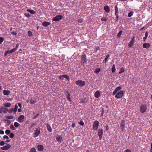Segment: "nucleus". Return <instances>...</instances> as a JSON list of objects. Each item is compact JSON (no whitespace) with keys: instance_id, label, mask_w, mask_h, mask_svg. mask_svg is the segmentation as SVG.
<instances>
[{"instance_id":"nucleus-1","label":"nucleus","mask_w":152,"mask_h":152,"mask_svg":"<svg viewBox=\"0 0 152 152\" xmlns=\"http://www.w3.org/2000/svg\"><path fill=\"white\" fill-rule=\"evenodd\" d=\"M125 93L124 91H121L116 94L115 96V97L117 99L121 98L123 96Z\"/></svg>"},{"instance_id":"nucleus-2","label":"nucleus","mask_w":152,"mask_h":152,"mask_svg":"<svg viewBox=\"0 0 152 152\" xmlns=\"http://www.w3.org/2000/svg\"><path fill=\"white\" fill-rule=\"evenodd\" d=\"M40 133V128L38 127L36 129L35 132L33 134V137H36L38 136Z\"/></svg>"},{"instance_id":"nucleus-3","label":"nucleus","mask_w":152,"mask_h":152,"mask_svg":"<svg viewBox=\"0 0 152 152\" xmlns=\"http://www.w3.org/2000/svg\"><path fill=\"white\" fill-rule=\"evenodd\" d=\"M99 126V122L98 121H95L93 123V129L94 130H96L98 129Z\"/></svg>"},{"instance_id":"nucleus-4","label":"nucleus","mask_w":152,"mask_h":152,"mask_svg":"<svg viewBox=\"0 0 152 152\" xmlns=\"http://www.w3.org/2000/svg\"><path fill=\"white\" fill-rule=\"evenodd\" d=\"M147 107L145 104H142L140 107V111L142 113H144L147 110Z\"/></svg>"},{"instance_id":"nucleus-5","label":"nucleus","mask_w":152,"mask_h":152,"mask_svg":"<svg viewBox=\"0 0 152 152\" xmlns=\"http://www.w3.org/2000/svg\"><path fill=\"white\" fill-rule=\"evenodd\" d=\"M75 83L77 85L81 87L84 86L85 83V81L81 80L76 81L75 82Z\"/></svg>"},{"instance_id":"nucleus-6","label":"nucleus","mask_w":152,"mask_h":152,"mask_svg":"<svg viewBox=\"0 0 152 152\" xmlns=\"http://www.w3.org/2000/svg\"><path fill=\"white\" fill-rule=\"evenodd\" d=\"M125 126V123L124 120H122L121 121L120 126V128L121 129L122 132L124 130V128Z\"/></svg>"},{"instance_id":"nucleus-7","label":"nucleus","mask_w":152,"mask_h":152,"mask_svg":"<svg viewBox=\"0 0 152 152\" xmlns=\"http://www.w3.org/2000/svg\"><path fill=\"white\" fill-rule=\"evenodd\" d=\"M8 110L7 108H6L3 106L0 107V113L3 112L4 113H6Z\"/></svg>"},{"instance_id":"nucleus-8","label":"nucleus","mask_w":152,"mask_h":152,"mask_svg":"<svg viewBox=\"0 0 152 152\" xmlns=\"http://www.w3.org/2000/svg\"><path fill=\"white\" fill-rule=\"evenodd\" d=\"M62 15H58L54 18L52 20L55 21H58L62 19Z\"/></svg>"},{"instance_id":"nucleus-9","label":"nucleus","mask_w":152,"mask_h":152,"mask_svg":"<svg viewBox=\"0 0 152 152\" xmlns=\"http://www.w3.org/2000/svg\"><path fill=\"white\" fill-rule=\"evenodd\" d=\"M103 132V130L102 129H98V134L100 140H101L102 139Z\"/></svg>"},{"instance_id":"nucleus-10","label":"nucleus","mask_w":152,"mask_h":152,"mask_svg":"<svg viewBox=\"0 0 152 152\" xmlns=\"http://www.w3.org/2000/svg\"><path fill=\"white\" fill-rule=\"evenodd\" d=\"M87 61L86 56L85 55H82L81 57V63L82 64H83Z\"/></svg>"},{"instance_id":"nucleus-11","label":"nucleus","mask_w":152,"mask_h":152,"mask_svg":"<svg viewBox=\"0 0 152 152\" xmlns=\"http://www.w3.org/2000/svg\"><path fill=\"white\" fill-rule=\"evenodd\" d=\"M24 116L23 115H20L18 118V121L19 122H22L23 121Z\"/></svg>"},{"instance_id":"nucleus-12","label":"nucleus","mask_w":152,"mask_h":152,"mask_svg":"<svg viewBox=\"0 0 152 152\" xmlns=\"http://www.w3.org/2000/svg\"><path fill=\"white\" fill-rule=\"evenodd\" d=\"M11 147V145L8 144L7 146L2 147L1 148V149L2 150H8Z\"/></svg>"},{"instance_id":"nucleus-13","label":"nucleus","mask_w":152,"mask_h":152,"mask_svg":"<svg viewBox=\"0 0 152 152\" xmlns=\"http://www.w3.org/2000/svg\"><path fill=\"white\" fill-rule=\"evenodd\" d=\"M142 46L143 48L148 49L150 47V44L148 43H144L142 45Z\"/></svg>"},{"instance_id":"nucleus-14","label":"nucleus","mask_w":152,"mask_h":152,"mask_svg":"<svg viewBox=\"0 0 152 152\" xmlns=\"http://www.w3.org/2000/svg\"><path fill=\"white\" fill-rule=\"evenodd\" d=\"M3 93L5 95H9L10 94V91L9 90H4L3 91Z\"/></svg>"},{"instance_id":"nucleus-15","label":"nucleus","mask_w":152,"mask_h":152,"mask_svg":"<svg viewBox=\"0 0 152 152\" xmlns=\"http://www.w3.org/2000/svg\"><path fill=\"white\" fill-rule=\"evenodd\" d=\"M104 10H105L106 12L109 13L110 11V8L108 6H106L104 7Z\"/></svg>"},{"instance_id":"nucleus-16","label":"nucleus","mask_w":152,"mask_h":152,"mask_svg":"<svg viewBox=\"0 0 152 152\" xmlns=\"http://www.w3.org/2000/svg\"><path fill=\"white\" fill-rule=\"evenodd\" d=\"M94 96L95 97L98 98L100 96L99 92V91H96L95 93Z\"/></svg>"},{"instance_id":"nucleus-17","label":"nucleus","mask_w":152,"mask_h":152,"mask_svg":"<svg viewBox=\"0 0 152 152\" xmlns=\"http://www.w3.org/2000/svg\"><path fill=\"white\" fill-rule=\"evenodd\" d=\"M119 12L117 6H116L115 7V15H118Z\"/></svg>"},{"instance_id":"nucleus-18","label":"nucleus","mask_w":152,"mask_h":152,"mask_svg":"<svg viewBox=\"0 0 152 152\" xmlns=\"http://www.w3.org/2000/svg\"><path fill=\"white\" fill-rule=\"evenodd\" d=\"M38 149L39 151H42L44 149V147L42 145H39L38 146Z\"/></svg>"},{"instance_id":"nucleus-19","label":"nucleus","mask_w":152,"mask_h":152,"mask_svg":"<svg viewBox=\"0 0 152 152\" xmlns=\"http://www.w3.org/2000/svg\"><path fill=\"white\" fill-rule=\"evenodd\" d=\"M50 23L46 21H44L42 23V25L45 26H47L50 24Z\"/></svg>"},{"instance_id":"nucleus-20","label":"nucleus","mask_w":152,"mask_h":152,"mask_svg":"<svg viewBox=\"0 0 152 152\" xmlns=\"http://www.w3.org/2000/svg\"><path fill=\"white\" fill-rule=\"evenodd\" d=\"M47 129L48 131H49L50 132H52V128L49 124H48L47 125Z\"/></svg>"},{"instance_id":"nucleus-21","label":"nucleus","mask_w":152,"mask_h":152,"mask_svg":"<svg viewBox=\"0 0 152 152\" xmlns=\"http://www.w3.org/2000/svg\"><path fill=\"white\" fill-rule=\"evenodd\" d=\"M134 42V40L133 39H132L129 42V47H131L133 44Z\"/></svg>"},{"instance_id":"nucleus-22","label":"nucleus","mask_w":152,"mask_h":152,"mask_svg":"<svg viewBox=\"0 0 152 152\" xmlns=\"http://www.w3.org/2000/svg\"><path fill=\"white\" fill-rule=\"evenodd\" d=\"M62 139V137L61 136H58L56 138V140L59 142H60Z\"/></svg>"},{"instance_id":"nucleus-23","label":"nucleus","mask_w":152,"mask_h":152,"mask_svg":"<svg viewBox=\"0 0 152 152\" xmlns=\"http://www.w3.org/2000/svg\"><path fill=\"white\" fill-rule=\"evenodd\" d=\"M5 107H9L11 105V104L9 102L5 103L4 105Z\"/></svg>"},{"instance_id":"nucleus-24","label":"nucleus","mask_w":152,"mask_h":152,"mask_svg":"<svg viewBox=\"0 0 152 152\" xmlns=\"http://www.w3.org/2000/svg\"><path fill=\"white\" fill-rule=\"evenodd\" d=\"M115 66L114 64L112 66V72L113 73H114L115 72Z\"/></svg>"},{"instance_id":"nucleus-25","label":"nucleus","mask_w":152,"mask_h":152,"mask_svg":"<svg viewBox=\"0 0 152 152\" xmlns=\"http://www.w3.org/2000/svg\"><path fill=\"white\" fill-rule=\"evenodd\" d=\"M27 11L30 12L31 14H34L35 13V12L34 10L28 9Z\"/></svg>"},{"instance_id":"nucleus-26","label":"nucleus","mask_w":152,"mask_h":152,"mask_svg":"<svg viewBox=\"0 0 152 152\" xmlns=\"http://www.w3.org/2000/svg\"><path fill=\"white\" fill-rule=\"evenodd\" d=\"M18 108V106L17 104H16L15 106V108H14V114H15L17 111V110Z\"/></svg>"},{"instance_id":"nucleus-27","label":"nucleus","mask_w":152,"mask_h":152,"mask_svg":"<svg viewBox=\"0 0 152 152\" xmlns=\"http://www.w3.org/2000/svg\"><path fill=\"white\" fill-rule=\"evenodd\" d=\"M16 50V48H13L11 50H10L9 51V53H14L15 52Z\"/></svg>"},{"instance_id":"nucleus-28","label":"nucleus","mask_w":152,"mask_h":152,"mask_svg":"<svg viewBox=\"0 0 152 152\" xmlns=\"http://www.w3.org/2000/svg\"><path fill=\"white\" fill-rule=\"evenodd\" d=\"M66 75H62L60 76L59 77V79H60V80H63V78H65Z\"/></svg>"},{"instance_id":"nucleus-29","label":"nucleus","mask_w":152,"mask_h":152,"mask_svg":"<svg viewBox=\"0 0 152 152\" xmlns=\"http://www.w3.org/2000/svg\"><path fill=\"white\" fill-rule=\"evenodd\" d=\"M101 20L102 21L106 22L107 21L108 19L105 17H103L101 18Z\"/></svg>"},{"instance_id":"nucleus-30","label":"nucleus","mask_w":152,"mask_h":152,"mask_svg":"<svg viewBox=\"0 0 152 152\" xmlns=\"http://www.w3.org/2000/svg\"><path fill=\"white\" fill-rule=\"evenodd\" d=\"M109 57V54L107 55L106 56L104 60L103 61V62H104L105 63H106V62H107V60L108 58Z\"/></svg>"},{"instance_id":"nucleus-31","label":"nucleus","mask_w":152,"mask_h":152,"mask_svg":"<svg viewBox=\"0 0 152 152\" xmlns=\"http://www.w3.org/2000/svg\"><path fill=\"white\" fill-rule=\"evenodd\" d=\"M121 89V87L120 86H118L115 89V90L117 92H118Z\"/></svg>"},{"instance_id":"nucleus-32","label":"nucleus","mask_w":152,"mask_h":152,"mask_svg":"<svg viewBox=\"0 0 152 152\" xmlns=\"http://www.w3.org/2000/svg\"><path fill=\"white\" fill-rule=\"evenodd\" d=\"M14 126L16 127H18L20 125V124L17 122H15L14 123Z\"/></svg>"},{"instance_id":"nucleus-33","label":"nucleus","mask_w":152,"mask_h":152,"mask_svg":"<svg viewBox=\"0 0 152 152\" xmlns=\"http://www.w3.org/2000/svg\"><path fill=\"white\" fill-rule=\"evenodd\" d=\"M124 71V68L123 67L122 68L120 69V71L119 72V74H121Z\"/></svg>"},{"instance_id":"nucleus-34","label":"nucleus","mask_w":152,"mask_h":152,"mask_svg":"<svg viewBox=\"0 0 152 152\" xmlns=\"http://www.w3.org/2000/svg\"><path fill=\"white\" fill-rule=\"evenodd\" d=\"M30 152H36V151L34 148H33L31 149Z\"/></svg>"},{"instance_id":"nucleus-35","label":"nucleus","mask_w":152,"mask_h":152,"mask_svg":"<svg viewBox=\"0 0 152 152\" xmlns=\"http://www.w3.org/2000/svg\"><path fill=\"white\" fill-rule=\"evenodd\" d=\"M123 31H120L118 33L117 36L118 37H119L122 34Z\"/></svg>"},{"instance_id":"nucleus-36","label":"nucleus","mask_w":152,"mask_h":152,"mask_svg":"<svg viewBox=\"0 0 152 152\" xmlns=\"http://www.w3.org/2000/svg\"><path fill=\"white\" fill-rule=\"evenodd\" d=\"M36 125V124L34 123H32L31 124V126H30L29 127V129H31L33 127H34L35 125Z\"/></svg>"},{"instance_id":"nucleus-37","label":"nucleus","mask_w":152,"mask_h":152,"mask_svg":"<svg viewBox=\"0 0 152 152\" xmlns=\"http://www.w3.org/2000/svg\"><path fill=\"white\" fill-rule=\"evenodd\" d=\"M30 102L31 104H34L36 102V101L32 99H31Z\"/></svg>"},{"instance_id":"nucleus-38","label":"nucleus","mask_w":152,"mask_h":152,"mask_svg":"<svg viewBox=\"0 0 152 152\" xmlns=\"http://www.w3.org/2000/svg\"><path fill=\"white\" fill-rule=\"evenodd\" d=\"M4 121H7V123L8 125L10 124L11 123V121L10 120L8 119L5 120Z\"/></svg>"},{"instance_id":"nucleus-39","label":"nucleus","mask_w":152,"mask_h":152,"mask_svg":"<svg viewBox=\"0 0 152 152\" xmlns=\"http://www.w3.org/2000/svg\"><path fill=\"white\" fill-rule=\"evenodd\" d=\"M133 13V12H129L128 13V16L129 17H131Z\"/></svg>"},{"instance_id":"nucleus-40","label":"nucleus","mask_w":152,"mask_h":152,"mask_svg":"<svg viewBox=\"0 0 152 152\" xmlns=\"http://www.w3.org/2000/svg\"><path fill=\"white\" fill-rule=\"evenodd\" d=\"M6 118L8 119H12L13 118V117L12 116H6Z\"/></svg>"},{"instance_id":"nucleus-41","label":"nucleus","mask_w":152,"mask_h":152,"mask_svg":"<svg viewBox=\"0 0 152 152\" xmlns=\"http://www.w3.org/2000/svg\"><path fill=\"white\" fill-rule=\"evenodd\" d=\"M100 71V68H98L96 70L95 72L96 73H98Z\"/></svg>"},{"instance_id":"nucleus-42","label":"nucleus","mask_w":152,"mask_h":152,"mask_svg":"<svg viewBox=\"0 0 152 152\" xmlns=\"http://www.w3.org/2000/svg\"><path fill=\"white\" fill-rule=\"evenodd\" d=\"M10 133V131L9 130H7L5 131V133L8 135Z\"/></svg>"},{"instance_id":"nucleus-43","label":"nucleus","mask_w":152,"mask_h":152,"mask_svg":"<svg viewBox=\"0 0 152 152\" xmlns=\"http://www.w3.org/2000/svg\"><path fill=\"white\" fill-rule=\"evenodd\" d=\"M4 40V39L3 37H0V44L3 42Z\"/></svg>"},{"instance_id":"nucleus-44","label":"nucleus","mask_w":152,"mask_h":152,"mask_svg":"<svg viewBox=\"0 0 152 152\" xmlns=\"http://www.w3.org/2000/svg\"><path fill=\"white\" fill-rule=\"evenodd\" d=\"M28 34L29 37H31L32 36V32L31 31H28Z\"/></svg>"},{"instance_id":"nucleus-45","label":"nucleus","mask_w":152,"mask_h":152,"mask_svg":"<svg viewBox=\"0 0 152 152\" xmlns=\"http://www.w3.org/2000/svg\"><path fill=\"white\" fill-rule=\"evenodd\" d=\"M99 49V47H96L95 48L94 51L95 52H96L97 51V50Z\"/></svg>"},{"instance_id":"nucleus-46","label":"nucleus","mask_w":152,"mask_h":152,"mask_svg":"<svg viewBox=\"0 0 152 152\" xmlns=\"http://www.w3.org/2000/svg\"><path fill=\"white\" fill-rule=\"evenodd\" d=\"M14 136V134L12 133H10V137L11 138H12Z\"/></svg>"},{"instance_id":"nucleus-47","label":"nucleus","mask_w":152,"mask_h":152,"mask_svg":"<svg viewBox=\"0 0 152 152\" xmlns=\"http://www.w3.org/2000/svg\"><path fill=\"white\" fill-rule=\"evenodd\" d=\"M10 128L11 129H12L13 130H14L15 129V127H14V126L12 124H11L10 125Z\"/></svg>"},{"instance_id":"nucleus-48","label":"nucleus","mask_w":152,"mask_h":152,"mask_svg":"<svg viewBox=\"0 0 152 152\" xmlns=\"http://www.w3.org/2000/svg\"><path fill=\"white\" fill-rule=\"evenodd\" d=\"M5 144V143L4 141H1L0 142V146H3Z\"/></svg>"},{"instance_id":"nucleus-49","label":"nucleus","mask_w":152,"mask_h":152,"mask_svg":"<svg viewBox=\"0 0 152 152\" xmlns=\"http://www.w3.org/2000/svg\"><path fill=\"white\" fill-rule=\"evenodd\" d=\"M13 111H14V108H12L10 109L8 111V112L9 113H11Z\"/></svg>"},{"instance_id":"nucleus-50","label":"nucleus","mask_w":152,"mask_h":152,"mask_svg":"<svg viewBox=\"0 0 152 152\" xmlns=\"http://www.w3.org/2000/svg\"><path fill=\"white\" fill-rule=\"evenodd\" d=\"M79 124L81 126H83L84 124V123L83 121H80L79 123Z\"/></svg>"},{"instance_id":"nucleus-51","label":"nucleus","mask_w":152,"mask_h":152,"mask_svg":"<svg viewBox=\"0 0 152 152\" xmlns=\"http://www.w3.org/2000/svg\"><path fill=\"white\" fill-rule=\"evenodd\" d=\"M39 113H38L36 115L33 117V119H35L36 118L38 117V116L39 115Z\"/></svg>"},{"instance_id":"nucleus-52","label":"nucleus","mask_w":152,"mask_h":152,"mask_svg":"<svg viewBox=\"0 0 152 152\" xmlns=\"http://www.w3.org/2000/svg\"><path fill=\"white\" fill-rule=\"evenodd\" d=\"M67 99L70 102H71L72 101L71 99L70 98V96H67Z\"/></svg>"},{"instance_id":"nucleus-53","label":"nucleus","mask_w":152,"mask_h":152,"mask_svg":"<svg viewBox=\"0 0 152 152\" xmlns=\"http://www.w3.org/2000/svg\"><path fill=\"white\" fill-rule=\"evenodd\" d=\"M83 21V20L82 19H80L78 20V22L79 23H81Z\"/></svg>"},{"instance_id":"nucleus-54","label":"nucleus","mask_w":152,"mask_h":152,"mask_svg":"<svg viewBox=\"0 0 152 152\" xmlns=\"http://www.w3.org/2000/svg\"><path fill=\"white\" fill-rule=\"evenodd\" d=\"M3 138L4 139H8L9 138V137L7 135H4L3 137Z\"/></svg>"},{"instance_id":"nucleus-55","label":"nucleus","mask_w":152,"mask_h":152,"mask_svg":"<svg viewBox=\"0 0 152 152\" xmlns=\"http://www.w3.org/2000/svg\"><path fill=\"white\" fill-rule=\"evenodd\" d=\"M148 31H146L145 33V37H147L148 36Z\"/></svg>"},{"instance_id":"nucleus-56","label":"nucleus","mask_w":152,"mask_h":152,"mask_svg":"<svg viewBox=\"0 0 152 152\" xmlns=\"http://www.w3.org/2000/svg\"><path fill=\"white\" fill-rule=\"evenodd\" d=\"M115 15L116 16V18L115 19V20L116 21H118V18H119V15Z\"/></svg>"},{"instance_id":"nucleus-57","label":"nucleus","mask_w":152,"mask_h":152,"mask_svg":"<svg viewBox=\"0 0 152 152\" xmlns=\"http://www.w3.org/2000/svg\"><path fill=\"white\" fill-rule=\"evenodd\" d=\"M11 34L13 35H16L17 33L15 32L12 31L11 32Z\"/></svg>"},{"instance_id":"nucleus-58","label":"nucleus","mask_w":152,"mask_h":152,"mask_svg":"<svg viewBox=\"0 0 152 152\" xmlns=\"http://www.w3.org/2000/svg\"><path fill=\"white\" fill-rule=\"evenodd\" d=\"M4 132L3 131L0 130V134H4Z\"/></svg>"},{"instance_id":"nucleus-59","label":"nucleus","mask_w":152,"mask_h":152,"mask_svg":"<svg viewBox=\"0 0 152 152\" xmlns=\"http://www.w3.org/2000/svg\"><path fill=\"white\" fill-rule=\"evenodd\" d=\"M65 78H66L68 81H69V77L68 76H67V75H66Z\"/></svg>"},{"instance_id":"nucleus-60","label":"nucleus","mask_w":152,"mask_h":152,"mask_svg":"<svg viewBox=\"0 0 152 152\" xmlns=\"http://www.w3.org/2000/svg\"><path fill=\"white\" fill-rule=\"evenodd\" d=\"M66 95L67 96H67H70V93L69 92H66Z\"/></svg>"},{"instance_id":"nucleus-61","label":"nucleus","mask_w":152,"mask_h":152,"mask_svg":"<svg viewBox=\"0 0 152 152\" xmlns=\"http://www.w3.org/2000/svg\"><path fill=\"white\" fill-rule=\"evenodd\" d=\"M124 152H131V150L129 149H127L124 151Z\"/></svg>"},{"instance_id":"nucleus-62","label":"nucleus","mask_w":152,"mask_h":152,"mask_svg":"<svg viewBox=\"0 0 152 152\" xmlns=\"http://www.w3.org/2000/svg\"><path fill=\"white\" fill-rule=\"evenodd\" d=\"M106 129L107 130H108L109 129V127L107 125H106Z\"/></svg>"},{"instance_id":"nucleus-63","label":"nucleus","mask_w":152,"mask_h":152,"mask_svg":"<svg viewBox=\"0 0 152 152\" xmlns=\"http://www.w3.org/2000/svg\"><path fill=\"white\" fill-rule=\"evenodd\" d=\"M117 93V92L115 90L113 92V94L115 95Z\"/></svg>"},{"instance_id":"nucleus-64","label":"nucleus","mask_w":152,"mask_h":152,"mask_svg":"<svg viewBox=\"0 0 152 152\" xmlns=\"http://www.w3.org/2000/svg\"><path fill=\"white\" fill-rule=\"evenodd\" d=\"M75 126V123H73L72 124V127L74 128Z\"/></svg>"}]
</instances>
